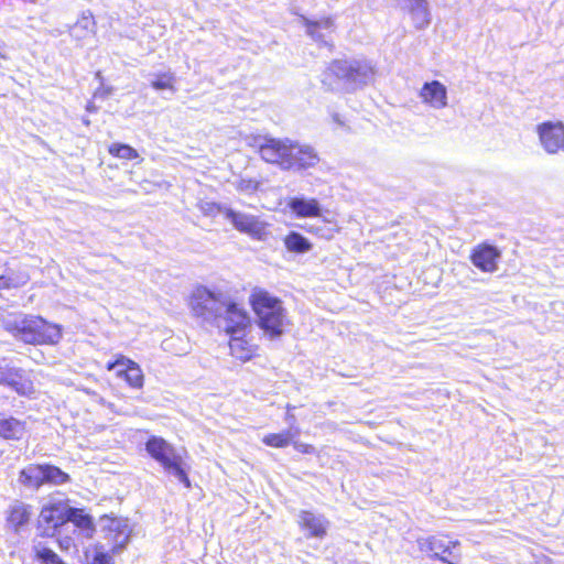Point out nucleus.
<instances>
[{
	"label": "nucleus",
	"instance_id": "1",
	"mask_svg": "<svg viewBox=\"0 0 564 564\" xmlns=\"http://www.w3.org/2000/svg\"><path fill=\"white\" fill-rule=\"evenodd\" d=\"M192 314L227 334H240L251 326L248 312L227 292L196 288L189 299Z\"/></svg>",
	"mask_w": 564,
	"mask_h": 564
},
{
	"label": "nucleus",
	"instance_id": "2",
	"mask_svg": "<svg viewBox=\"0 0 564 564\" xmlns=\"http://www.w3.org/2000/svg\"><path fill=\"white\" fill-rule=\"evenodd\" d=\"M249 302L257 317L258 326L270 338H278L284 332L286 311L282 301L264 290H254Z\"/></svg>",
	"mask_w": 564,
	"mask_h": 564
},
{
	"label": "nucleus",
	"instance_id": "3",
	"mask_svg": "<svg viewBox=\"0 0 564 564\" xmlns=\"http://www.w3.org/2000/svg\"><path fill=\"white\" fill-rule=\"evenodd\" d=\"M328 76H334L346 91L351 93L372 83L375 66L366 58L334 59L324 73L323 85Z\"/></svg>",
	"mask_w": 564,
	"mask_h": 564
},
{
	"label": "nucleus",
	"instance_id": "4",
	"mask_svg": "<svg viewBox=\"0 0 564 564\" xmlns=\"http://www.w3.org/2000/svg\"><path fill=\"white\" fill-rule=\"evenodd\" d=\"M145 452L153 458L163 470L176 478L185 488H191L188 477L189 465L184 460L183 453L165 438L152 435L144 444Z\"/></svg>",
	"mask_w": 564,
	"mask_h": 564
},
{
	"label": "nucleus",
	"instance_id": "5",
	"mask_svg": "<svg viewBox=\"0 0 564 564\" xmlns=\"http://www.w3.org/2000/svg\"><path fill=\"white\" fill-rule=\"evenodd\" d=\"M261 159L270 164H275L284 171H291L293 141L290 139H276L258 135L252 144Z\"/></svg>",
	"mask_w": 564,
	"mask_h": 564
},
{
	"label": "nucleus",
	"instance_id": "6",
	"mask_svg": "<svg viewBox=\"0 0 564 564\" xmlns=\"http://www.w3.org/2000/svg\"><path fill=\"white\" fill-rule=\"evenodd\" d=\"M421 552L430 553L434 560L444 564H458L460 561L459 542L448 540L446 536H429L417 539Z\"/></svg>",
	"mask_w": 564,
	"mask_h": 564
},
{
	"label": "nucleus",
	"instance_id": "7",
	"mask_svg": "<svg viewBox=\"0 0 564 564\" xmlns=\"http://www.w3.org/2000/svg\"><path fill=\"white\" fill-rule=\"evenodd\" d=\"M62 338V327L41 316L31 315L22 341L30 345H55Z\"/></svg>",
	"mask_w": 564,
	"mask_h": 564
},
{
	"label": "nucleus",
	"instance_id": "8",
	"mask_svg": "<svg viewBox=\"0 0 564 564\" xmlns=\"http://www.w3.org/2000/svg\"><path fill=\"white\" fill-rule=\"evenodd\" d=\"M224 216L235 229L250 236L252 239L262 240L267 234L265 224L254 215L225 208Z\"/></svg>",
	"mask_w": 564,
	"mask_h": 564
},
{
	"label": "nucleus",
	"instance_id": "9",
	"mask_svg": "<svg viewBox=\"0 0 564 564\" xmlns=\"http://www.w3.org/2000/svg\"><path fill=\"white\" fill-rule=\"evenodd\" d=\"M538 134L541 145L547 153L564 152V123L543 122L538 126Z\"/></svg>",
	"mask_w": 564,
	"mask_h": 564
},
{
	"label": "nucleus",
	"instance_id": "10",
	"mask_svg": "<svg viewBox=\"0 0 564 564\" xmlns=\"http://www.w3.org/2000/svg\"><path fill=\"white\" fill-rule=\"evenodd\" d=\"M500 258L501 251L496 246L486 242L476 246L470 254L471 263L482 272H495Z\"/></svg>",
	"mask_w": 564,
	"mask_h": 564
},
{
	"label": "nucleus",
	"instance_id": "11",
	"mask_svg": "<svg viewBox=\"0 0 564 564\" xmlns=\"http://www.w3.org/2000/svg\"><path fill=\"white\" fill-rule=\"evenodd\" d=\"M300 528L306 531V538L323 539L326 536L330 522L322 513L301 510L297 514Z\"/></svg>",
	"mask_w": 564,
	"mask_h": 564
},
{
	"label": "nucleus",
	"instance_id": "12",
	"mask_svg": "<svg viewBox=\"0 0 564 564\" xmlns=\"http://www.w3.org/2000/svg\"><path fill=\"white\" fill-rule=\"evenodd\" d=\"M66 508L67 506L63 503H52L42 508L39 523L40 525H46L44 529L45 533L48 534L50 531L54 532L65 524Z\"/></svg>",
	"mask_w": 564,
	"mask_h": 564
},
{
	"label": "nucleus",
	"instance_id": "13",
	"mask_svg": "<svg viewBox=\"0 0 564 564\" xmlns=\"http://www.w3.org/2000/svg\"><path fill=\"white\" fill-rule=\"evenodd\" d=\"M397 6L411 14L416 29H423L430 23V11L426 0H394Z\"/></svg>",
	"mask_w": 564,
	"mask_h": 564
},
{
	"label": "nucleus",
	"instance_id": "14",
	"mask_svg": "<svg viewBox=\"0 0 564 564\" xmlns=\"http://www.w3.org/2000/svg\"><path fill=\"white\" fill-rule=\"evenodd\" d=\"M288 207L297 218L319 217L322 215V206L316 198L291 197L288 200Z\"/></svg>",
	"mask_w": 564,
	"mask_h": 564
},
{
	"label": "nucleus",
	"instance_id": "15",
	"mask_svg": "<svg viewBox=\"0 0 564 564\" xmlns=\"http://www.w3.org/2000/svg\"><path fill=\"white\" fill-rule=\"evenodd\" d=\"M422 100L435 109H442L447 105L446 87L438 80L425 83L421 89Z\"/></svg>",
	"mask_w": 564,
	"mask_h": 564
},
{
	"label": "nucleus",
	"instance_id": "16",
	"mask_svg": "<svg viewBox=\"0 0 564 564\" xmlns=\"http://www.w3.org/2000/svg\"><path fill=\"white\" fill-rule=\"evenodd\" d=\"M319 161L317 153L308 145H301L293 142L292 147V169L293 171H302L315 166Z\"/></svg>",
	"mask_w": 564,
	"mask_h": 564
},
{
	"label": "nucleus",
	"instance_id": "17",
	"mask_svg": "<svg viewBox=\"0 0 564 564\" xmlns=\"http://www.w3.org/2000/svg\"><path fill=\"white\" fill-rule=\"evenodd\" d=\"M18 394L29 395L33 393L34 387L26 371L22 368L9 367L6 384Z\"/></svg>",
	"mask_w": 564,
	"mask_h": 564
},
{
	"label": "nucleus",
	"instance_id": "18",
	"mask_svg": "<svg viewBox=\"0 0 564 564\" xmlns=\"http://www.w3.org/2000/svg\"><path fill=\"white\" fill-rule=\"evenodd\" d=\"M301 20L303 24L306 26L307 34L317 43H321L325 46H329L330 44L326 40L325 33L323 31H332L334 26V21L332 18H323L321 20H311L304 15H301Z\"/></svg>",
	"mask_w": 564,
	"mask_h": 564
},
{
	"label": "nucleus",
	"instance_id": "19",
	"mask_svg": "<svg viewBox=\"0 0 564 564\" xmlns=\"http://www.w3.org/2000/svg\"><path fill=\"white\" fill-rule=\"evenodd\" d=\"M19 482L30 489H39L44 485V465L30 464L19 473Z\"/></svg>",
	"mask_w": 564,
	"mask_h": 564
},
{
	"label": "nucleus",
	"instance_id": "20",
	"mask_svg": "<svg viewBox=\"0 0 564 564\" xmlns=\"http://www.w3.org/2000/svg\"><path fill=\"white\" fill-rule=\"evenodd\" d=\"M30 506L21 501H15L9 510L8 523L14 529L15 532L26 524L31 517Z\"/></svg>",
	"mask_w": 564,
	"mask_h": 564
},
{
	"label": "nucleus",
	"instance_id": "21",
	"mask_svg": "<svg viewBox=\"0 0 564 564\" xmlns=\"http://www.w3.org/2000/svg\"><path fill=\"white\" fill-rule=\"evenodd\" d=\"M67 522H73L77 528L86 531L87 535H90L94 531L93 517L83 509L67 506L65 523Z\"/></svg>",
	"mask_w": 564,
	"mask_h": 564
},
{
	"label": "nucleus",
	"instance_id": "22",
	"mask_svg": "<svg viewBox=\"0 0 564 564\" xmlns=\"http://www.w3.org/2000/svg\"><path fill=\"white\" fill-rule=\"evenodd\" d=\"M31 315H25L22 313L10 315L2 321L3 328L11 333L15 338L22 340V337L25 336L26 325L29 323V318Z\"/></svg>",
	"mask_w": 564,
	"mask_h": 564
},
{
	"label": "nucleus",
	"instance_id": "23",
	"mask_svg": "<svg viewBox=\"0 0 564 564\" xmlns=\"http://www.w3.org/2000/svg\"><path fill=\"white\" fill-rule=\"evenodd\" d=\"M108 539L112 542V550L123 549L129 541L128 525L120 520L112 519L109 524Z\"/></svg>",
	"mask_w": 564,
	"mask_h": 564
},
{
	"label": "nucleus",
	"instance_id": "24",
	"mask_svg": "<svg viewBox=\"0 0 564 564\" xmlns=\"http://www.w3.org/2000/svg\"><path fill=\"white\" fill-rule=\"evenodd\" d=\"M24 434V424L14 417L0 415V437L20 440Z\"/></svg>",
	"mask_w": 564,
	"mask_h": 564
},
{
	"label": "nucleus",
	"instance_id": "25",
	"mask_svg": "<svg viewBox=\"0 0 564 564\" xmlns=\"http://www.w3.org/2000/svg\"><path fill=\"white\" fill-rule=\"evenodd\" d=\"M149 82L155 90H170L172 94L176 91V77L171 70L150 74Z\"/></svg>",
	"mask_w": 564,
	"mask_h": 564
},
{
	"label": "nucleus",
	"instance_id": "26",
	"mask_svg": "<svg viewBox=\"0 0 564 564\" xmlns=\"http://www.w3.org/2000/svg\"><path fill=\"white\" fill-rule=\"evenodd\" d=\"M284 245L290 252L294 253H306L313 248L310 240L297 231L289 232L284 238Z\"/></svg>",
	"mask_w": 564,
	"mask_h": 564
},
{
	"label": "nucleus",
	"instance_id": "27",
	"mask_svg": "<svg viewBox=\"0 0 564 564\" xmlns=\"http://www.w3.org/2000/svg\"><path fill=\"white\" fill-rule=\"evenodd\" d=\"M246 330L247 329L240 334H229L231 336L229 343L231 355L240 360H249L252 356L251 348L249 347L248 343L242 339Z\"/></svg>",
	"mask_w": 564,
	"mask_h": 564
},
{
	"label": "nucleus",
	"instance_id": "28",
	"mask_svg": "<svg viewBox=\"0 0 564 564\" xmlns=\"http://www.w3.org/2000/svg\"><path fill=\"white\" fill-rule=\"evenodd\" d=\"M95 20L89 14H83V17L69 29L70 36L77 41L86 39L90 33L94 32Z\"/></svg>",
	"mask_w": 564,
	"mask_h": 564
},
{
	"label": "nucleus",
	"instance_id": "29",
	"mask_svg": "<svg viewBox=\"0 0 564 564\" xmlns=\"http://www.w3.org/2000/svg\"><path fill=\"white\" fill-rule=\"evenodd\" d=\"M127 368L123 371H119V376H123L124 380L132 388L140 389L143 387V372L138 364L127 359Z\"/></svg>",
	"mask_w": 564,
	"mask_h": 564
},
{
	"label": "nucleus",
	"instance_id": "30",
	"mask_svg": "<svg viewBox=\"0 0 564 564\" xmlns=\"http://www.w3.org/2000/svg\"><path fill=\"white\" fill-rule=\"evenodd\" d=\"M44 465V484L64 485L69 481V475L59 467L50 464Z\"/></svg>",
	"mask_w": 564,
	"mask_h": 564
},
{
	"label": "nucleus",
	"instance_id": "31",
	"mask_svg": "<svg viewBox=\"0 0 564 564\" xmlns=\"http://www.w3.org/2000/svg\"><path fill=\"white\" fill-rule=\"evenodd\" d=\"M294 434L291 430H285L280 433L268 434L263 437V443L271 447L283 448L290 445Z\"/></svg>",
	"mask_w": 564,
	"mask_h": 564
},
{
	"label": "nucleus",
	"instance_id": "32",
	"mask_svg": "<svg viewBox=\"0 0 564 564\" xmlns=\"http://www.w3.org/2000/svg\"><path fill=\"white\" fill-rule=\"evenodd\" d=\"M109 153L112 156H116V158H119V159H123V160H135V159H139L138 151L135 149H133L132 147H130L129 144H126V143H119V142L112 143L109 147Z\"/></svg>",
	"mask_w": 564,
	"mask_h": 564
},
{
	"label": "nucleus",
	"instance_id": "33",
	"mask_svg": "<svg viewBox=\"0 0 564 564\" xmlns=\"http://www.w3.org/2000/svg\"><path fill=\"white\" fill-rule=\"evenodd\" d=\"M35 557L40 564H65V562L51 549L42 545L34 546Z\"/></svg>",
	"mask_w": 564,
	"mask_h": 564
},
{
	"label": "nucleus",
	"instance_id": "34",
	"mask_svg": "<svg viewBox=\"0 0 564 564\" xmlns=\"http://www.w3.org/2000/svg\"><path fill=\"white\" fill-rule=\"evenodd\" d=\"M227 208L226 206H223L220 204H217L215 202H202L199 204V210L208 217H215L217 214H223L224 210Z\"/></svg>",
	"mask_w": 564,
	"mask_h": 564
},
{
	"label": "nucleus",
	"instance_id": "35",
	"mask_svg": "<svg viewBox=\"0 0 564 564\" xmlns=\"http://www.w3.org/2000/svg\"><path fill=\"white\" fill-rule=\"evenodd\" d=\"M237 189L243 193H253L258 189L259 183L252 178H241L237 183Z\"/></svg>",
	"mask_w": 564,
	"mask_h": 564
},
{
	"label": "nucleus",
	"instance_id": "36",
	"mask_svg": "<svg viewBox=\"0 0 564 564\" xmlns=\"http://www.w3.org/2000/svg\"><path fill=\"white\" fill-rule=\"evenodd\" d=\"M91 564H113V558L108 552L96 551Z\"/></svg>",
	"mask_w": 564,
	"mask_h": 564
},
{
	"label": "nucleus",
	"instance_id": "37",
	"mask_svg": "<svg viewBox=\"0 0 564 564\" xmlns=\"http://www.w3.org/2000/svg\"><path fill=\"white\" fill-rule=\"evenodd\" d=\"M23 283L24 282H9V280L7 279V275L0 276V290H9V289L19 288Z\"/></svg>",
	"mask_w": 564,
	"mask_h": 564
},
{
	"label": "nucleus",
	"instance_id": "38",
	"mask_svg": "<svg viewBox=\"0 0 564 564\" xmlns=\"http://www.w3.org/2000/svg\"><path fill=\"white\" fill-rule=\"evenodd\" d=\"M9 365L0 366V384H6Z\"/></svg>",
	"mask_w": 564,
	"mask_h": 564
},
{
	"label": "nucleus",
	"instance_id": "39",
	"mask_svg": "<svg viewBox=\"0 0 564 564\" xmlns=\"http://www.w3.org/2000/svg\"><path fill=\"white\" fill-rule=\"evenodd\" d=\"M333 119H334V121H336V123H338V124H343V122L339 120V115L335 113V115L333 116Z\"/></svg>",
	"mask_w": 564,
	"mask_h": 564
},
{
	"label": "nucleus",
	"instance_id": "40",
	"mask_svg": "<svg viewBox=\"0 0 564 564\" xmlns=\"http://www.w3.org/2000/svg\"><path fill=\"white\" fill-rule=\"evenodd\" d=\"M7 279L9 280V282H20L19 280H17L12 276H9V275H7Z\"/></svg>",
	"mask_w": 564,
	"mask_h": 564
},
{
	"label": "nucleus",
	"instance_id": "41",
	"mask_svg": "<svg viewBox=\"0 0 564 564\" xmlns=\"http://www.w3.org/2000/svg\"><path fill=\"white\" fill-rule=\"evenodd\" d=\"M329 77H330V76H328L327 78H329ZM327 80H328V79H326V82H327ZM325 86H327V83H326V85H325ZM328 87H329V89H332V84H328Z\"/></svg>",
	"mask_w": 564,
	"mask_h": 564
}]
</instances>
